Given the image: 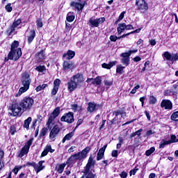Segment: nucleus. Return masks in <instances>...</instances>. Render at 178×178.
<instances>
[{
	"label": "nucleus",
	"instance_id": "obj_1",
	"mask_svg": "<svg viewBox=\"0 0 178 178\" xmlns=\"http://www.w3.org/2000/svg\"><path fill=\"white\" fill-rule=\"evenodd\" d=\"M22 87H21L19 90L17 94H16L15 97H20L21 94L23 92H26L30 88V84H31V79H30V74L28 72H24L22 75L21 79Z\"/></svg>",
	"mask_w": 178,
	"mask_h": 178
},
{
	"label": "nucleus",
	"instance_id": "obj_2",
	"mask_svg": "<svg viewBox=\"0 0 178 178\" xmlns=\"http://www.w3.org/2000/svg\"><path fill=\"white\" fill-rule=\"evenodd\" d=\"M91 148L90 147H86L81 152H78L74 155H72L68 159V163H76L77 161H82V159H86L88 154L90 152Z\"/></svg>",
	"mask_w": 178,
	"mask_h": 178
},
{
	"label": "nucleus",
	"instance_id": "obj_3",
	"mask_svg": "<svg viewBox=\"0 0 178 178\" xmlns=\"http://www.w3.org/2000/svg\"><path fill=\"white\" fill-rule=\"evenodd\" d=\"M22 105L20 103H17L16 102H13L9 109L10 111V116H22L23 115V108H22Z\"/></svg>",
	"mask_w": 178,
	"mask_h": 178
},
{
	"label": "nucleus",
	"instance_id": "obj_4",
	"mask_svg": "<svg viewBox=\"0 0 178 178\" xmlns=\"http://www.w3.org/2000/svg\"><path fill=\"white\" fill-rule=\"evenodd\" d=\"M60 114V107H56L49 117L48 121L46 124L47 129H52V127L55 124V119H56Z\"/></svg>",
	"mask_w": 178,
	"mask_h": 178
},
{
	"label": "nucleus",
	"instance_id": "obj_5",
	"mask_svg": "<svg viewBox=\"0 0 178 178\" xmlns=\"http://www.w3.org/2000/svg\"><path fill=\"white\" fill-rule=\"evenodd\" d=\"M20 105L22 108V111L26 112V111H30L34 105V99L31 97H24L20 102Z\"/></svg>",
	"mask_w": 178,
	"mask_h": 178
},
{
	"label": "nucleus",
	"instance_id": "obj_6",
	"mask_svg": "<svg viewBox=\"0 0 178 178\" xmlns=\"http://www.w3.org/2000/svg\"><path fill=\"white\" fill-rule=\"evenodd\" d=\"M76 1H71L70 6L72 7L73 10H77V12H83L84 6L87 5V1L84 0H76Z\"/></svg>",
	"mask_w": 178,
	"mask_h": 178
},
{
	"label": "nucleus",
	"instance_id": "obj_7",
	"mask_svg": "<svg viewBox=\"0 0 178 178\" xmlns=\"http://www.w3.org/2000/svg\"><path fill=\"white\" fill-rule=\"evenodd\" d=\"M33 138H31L28 140L24 147L17 152L18 158H23L24 155H27L29 154V151L30 150V147H31V144H33Z\"/></svg>",
	"mask_w": 178,
	"mask_h": 178
},
{
	"label": "nucleus",
	"instance_id": "obj_8",
	"mask_svg": "<svg viewBox=\"0 0 178 178\" xmlns=\"http://www.w3.org/2000/svg\"><path fill=\"white\" fill-rule=\"evenodd\" d=\"M136 6L140 13H145L148 10V3L145 0H136Z\"/></svg>",
	"mask_w": 178,
	"mask_h": 178
},
{
	"label": "nucleus",
	"instance_id": "obj_9",
	"mask_svg": "<svg viewBox=\"0 0 178 178\" xmlns=\"http://www.w3.org/2000/svg\"><path fill=\"white\" fill-rule=\"evenodd\" d=\"M21 24L22 19H19L17 20H15L13 25L7 29V34H8V35H13L14 34H16V29H17Z\"/></svg>",
	"mask_w": 178,
	"mask_h": 178
},
{
	"label": "nucleus",
	"instance_id": "obj_10",
	"mask_svg": "<svg viewBox=\"0 0 178 178\" xmlns=\"http://www.w3.org/2000/svg\"><path fill=\"white\" fill-rule=\"evenodd\" d=\"M125 30H134V27L131 24H126V23H120L118 24L117 31L118 35H120L122 33H124Z\"/></svg>",
	"mask_w": 178,
	"mask_h": 178
},
{
	"label": "nucleus",
	"instance_id": "obj_11",
	"mask_svg": "<svg viewBox=\"0 0 178 178\" xmlns=\"http://www.w3.org/2000/svg\"><path fill=\"white\" fill-rule=\"evenodd\" d=\"M22 56V49L18 48L16 50H10L9 52V58L10 60H18Z\"/></svg>",
	"mask_w": 178,
	"mask_h": 178
},
{
	"label": "nucleus",
	"instance_id": "obj_12",
	"mask_svg": "<svg viewBox=\"0 0 178 178\" xmlns=\"http://www.w3.org/2000/svg\"><path fill=\"white\" fill-rule=\"evenodd\" d=\"M61 122L66 123H73L74 122V114L72 112L65 113L60 118Z\"/></svg>",
	"mask_w": 178,
	"mask_h": 178
},
{
	"label": "nucleus",
	"instance_id": "obj_13",
	"mask_svg": "<svg viewBox=\"0 0 178 178\" xmlns=\"http://www.w3.org/2000/svg\"><path fill=\"white\" fill-rule=\"evenodd\" d=\"M105 22V17H100L99 19H95L94 17H92L89 20V23L91 26V27H98L99 24H102Z\"/></svg>",
	"mask_w": 178,
	"mask_h": 178
},
{
	"label": "nucleus",
	"instance_id": "obj_14",
	"mask_svg": "<svg viewBox=\"0 0 178 178\" xmlns=\"http://www.w3.org/2000/svg\"><path fill=\"white\" fill-rule=\"evenodd\" d=\"M59 131H60V128L58 125H55L53 129L51 130L49 134V138L51 140H55L58 135L59 134Z\"/></svg>",
	"mask_w": 178,
	"mask_h": 178
},
{
	"label": "nucleus",
	"instance_id": "obj_15",
	"mask_svg": "<svg viewBox=\"0 0 178 178\" xmlns=\"http://www.w3.org/2000/svg\"><path fill=\"white\" fill-rule=\"evenodd\" d=\"M95 171L92 168H83L82 173L85 175L86 178H95L97 175L95 173Z\"/></svg>",
	"mask_w": 178,
	"mask_h": 178
},
{
	"label": "nucleus",
	"instance_id": "obj_16",
	"mask_svg": "<svg viewBox=\"0 0 178 178\" xmlns=\"http://www.w3.org/2000/svg\"><path fill=\"white\" fill-rule=\"evenodd\" d=\"M63 69L65 72H70V70H73L76 67V65L73 63L72 61H64L63 64Z\"/></svg>",
	"mask_w": 178,
	"mask_h": 178
},
{
	"label": "nucleus",
	"instance_id": "obj_17",
	"mask_svg": "<svg viewBox=\"0 0 178 178\" xmlns=\"http://www.w3.org/2000/svg\"><path fill=\"white\" fill-rule=\"evenodd\" d=\"M161 108L171 111L173 108V104H172V102L169 99H163L161 102Z\"/></svg>",
	"mask_w": 178,
	"mask_h": 178
},
{
	"label": "nucleus",
	"instance_id": "obj_18",
	"mask_svg": "<svg viewBox=\"0 0 178 178\" xmlns=\"http://www.w3.org/2000/svg\"><path fill=\"white\" fill-rule=\"evenodd\" d=\"M121 56V63L124 65L125 66H129L130 65V56H129L127 53H122L120 55Z\"/></svg>",
	"mask_w": 178,
	"mask_h": 178
},
{
	"label": "nucleus",
	"instance_id": "obj_19",
	"mask_svg": "<svg viewBox=\"0 0 178 178\" xmlns=\"http://www.w3.org/2000/svg\"><path fill=\"white\" fill-rule=\"evenodd\" d=\"M78 86H80L84 81V77L81 74H76L71 78Z\"/></svg>",
	"mask_w": 178,
	"mask_h": 178
},
{
	"label": "nucleus",
	"instance_id": "obj_20",
	"mask_svg": "<svg viewBox=\"0 0 178 178\" xmlns=\"http://www.w3.org/2000/svg\"><path fill=\"white\" fill-rule=\"evenodd\" d=\"M99 108V104H97L95 102H90L88 103V112L92 113V112H95V111H98Z\"/></svg>",
	"mask_w": 178,
	"mask_h": 178
},
{
	"label": "nucleus",
	"instance_id": "obj_21",
	"mask_svg": "<svg viewBox=\"0 0 178 178\" xmlns=\"http://www.w3.org/2000/svg\"><path fill=\"white\" fill-rule=\"evenodd\" d=\"M59 86H60V81L59 80V79H56L54 81V88L51 90V95H56V94L58 93V90H59Z\"/></svg>",
	"mask_w": 178,
	"mask_h": 178
},
{
	"label": "nucleus",
	"instance_id": "obj_22",
	"mask_svg": "<svg viewBox=\"0 0 178 178\" xmlns=\"http://www.w3.org/2000/svg\"><path fill=\"white\" fill-rule=\"evenodd\" d=\"M42 163H45V161H40L38 164L35 163L33 169H35L36 173H40L41 170H44V169H45V165H43Z\"/></svg>",
	"mask_w": 178,
	"mask_h": 178
},
{
	"label": "nucleus",
	"instance_id": "obj_23",
	"mask_svg": "<svg viewBox=\"0 0 178 178\" xmlns=\"http://www.w3.org/2000/svg\"><path fill=\"white\" fill-rule=\"evenodd\" d=\"M48 152H51V154L55 152V149H52V147L50 145H47L43 152L41 154L40 158H43V156H47L48 155Z\"/></svg>",
	"mask_w": 178,
	"mask_h": 178
},
{
	"label": "nucleus",
	"instance_id": "obj_24",
	"mask_svg": "<svg viewBox=\"0 0 178 178\" xmlns=\"http://www.w3.org/2000/svg\"><path fill=\"white\" fill-rule=\"evenodd\" d=\"M79 85L71 78L70 81L67 83V88L70 92H73V90L77 88Z\"/></svg>",
	"mask_w": 178,
	"mask_h": 178
},
{
	"label": "nucleus",
	"instance_id": "obj_25",
	"mask_svg": "<svg viewBox=\"0 0 178 178\" xmlns=\"http://www.w3.org/2000/svg\"><path fill=\"white\" fill-rule=\"evenodd\" d=\"M96 161L92 159V156H90L86 165L83 168L92 169L95 166Z\"/></svg>",
	"mask_w": 178,
	"mask_h": 178
},
{
	"label": "nucleus",
	"instance_id": "obj_26",
	"mask_svg": "<svg viewBox=\"0 0 178 178\" xmlns=\"http://www.w3.org/2000/svg\"><path fill=\"white\" fill-rule=\"evenodd\" d=\"M34 38H35V31L31 30L29 32V35H27L28 44H31V42H33V41L34 40Z\"/></svg>",
	"mask_w": 178,
	"mask_h": 178
},
{
	"label": "nucleus",
	"instance_id": "obj_27",
	"mask_svg": "<svg viewBox=\"0 0 178 178\" xmlns=\"http://www.w3.org/2000/svg\"><path fill=\"white\" fill-rule=\"evenodd\" d=\"M74 55H76V53L72 50H68L66 54H64L63 55V58H65V59H68L70 60V59H73L74 58Z\"/></svg>",
	"mask_w": 178,
	"mask_h": 178
},
{
	"label": "nucleus",
	"instance_id": "obj_28",
	"mask_svg": "<svg viewBox=\"0 0 178 178\" xmlns=\"http://www.w3.org/2000/svg\"><path fill=\"white\" fill-rule=\"evenodd\" d=\"M65 168H66V163L57 164L56 166V170L59 174H61L63 173Z\"/></svg>",
	"mask_w": 178,
	"mask_h": 178
},
{
	"label": "nucleus",
	"instance_id": "obj_29",
	"mask_svg": "<svg viewBox=\"0 0 178 178\" xmlns=\"http://www.w3.org/2000/svg\"><path fill=\"white\" fill-rule=\"evenodd\" d=\"M173 55H175V54H171L169 51H165L163 54V56L167 60H170V62L173 63V62H175V60H173Z\"/></svg>",
	"mask_w": 178,
	"mask_h": 178
},
{
	"label": "nucleus",
	"instance_id": "obj_30",
	"mask_svg": "<svg viewBox=\"0 0 178 178\" xmlns=\"http://www.w3.org/2000/svg\"><path fill=\"white\" fill-rule=\"evenodd\" d=\"M117 63H118V61H112V62H110L108 64L104 63L102 65V66L104 69L109 70L111 67H113V66H115Z\"/></svg>",
	"mask_w": 178,
	"mask_h": 178
},
{
	"label": "nucleus",
	"instance_id": "obj_31",
	"mask_svg": "<svg viewBox=\"0 0 178 178\" xmlns=\"http://www.w3.org/2000/svg\"><path fill=\"white\" fill-rule=\"evenodd\" d=\"M73 136H74V131L67 134L63 138L62 143H66V141H69V140H72V137H73Z\"/></svg>",
	"mask_w": 178,
	"mask_h": 178
},
{
	"label": "nucleus",
	"instance_id": "obj_32",
	"mask_svg": "<svg viewBox=\"0 0 178 178\" xmlns=\"http://www.w3.org/2000/svg\"><path fill=\"white\" fill-rule=\"evenodd\" d=\"M31 120H33L31 117H29L26 120H24V129H26V130L30 129V123H31Z\"/></svg>",
	"mask_w": 178,
	"mask_h": 178
},
{
	"label": "nucleus",
	"instance_id": "obj_33",
	"mask_svg": "<svg viewBox=\"0 0 178 178\" xmlns=\"http://www.w3.org/2000/svg\"><path fill=\"white\" fill-rule=\"evenodd\" d=\"M104 85L108 87H111L112 84H113V79L111 78H106L104 81Z\"/></svg>",
	"mask_w": 178,
	"mask_h": 178
},
{
	"label": "nucleus",
	"instance_id": "obj_34",
	"mask_svg": "<svg viewBox=\"0 0 178 178\" xmlns=\"http://www.w3.org/2000/svg\"><path fill=\"white\" fill-rule=\"evenodd\" d=\"M116 73H118L119 74H123V73H124V67H123L122 65H118Z\"/></svg>",
	"mask_w": 178,
	"mask_h": 178
},
{
	"label": "nucleus",
	"instance_id": "obj_35",
	"mask_svg": "<svg viewBox=\"0 0 178 178\" xmlns=\"http://www.w3.org/2000/svg\"><path fill=\"white\" fill-rule=\"evenodd\" d=\"M47 87H48V84H42V85H39L36 88V91L37 92L42 91V90H45V88H47Z\"/></svg>",
	"mask_w": 178,
	"mask_h": 178
},
{
	"label": "nucleus",
	"instance_id": "obj_36",
	"mask_svg": "<svg viewBox=\"0 0 178 178\" xmlns=\"http://www.w3.org/2000/svg\"><path fill=\"white\" fill-rule=\"evenodd\" d=\"M48 129L49 128H47V127L42 128V130L40 131V136L45 137V136H47V133H48Z\"/></svg>",
	"mask_w": 178,
	"mask_h": 178
},
{
	"label": "nucleus",
	"instance_id": "obj_37",
	"mask_svg": "<svg viewBox=\"0 0 178 178\" xmlns=\"http://www.w3.org/2000/svg\"><path fill=\"white\" fill-rule=\"evenodd\" d=\"M17 47H19V42L15 40L11 44V50L10 51H15L16 49H18Z\"/></svg>",
	"mask_w": 178,
	"mask_h": 178
},
{
	"label": "nucleus",
	"instance_id": "obj_38",
	"mask_svg": "<svg viewBox=\"0 0 178 178\" xmlns=\"http://www.w3.org/2000/svg\"><path fill=\"white\" fill-rule=\"evenodd\" d=\"M102 81L101 80V77L98 76L95 79H93L92 84H96V86H101V82Z\"/></svg>",
	"mask_w": 178,
	"mask_h": 178
},
{
	"label": "nucleus",
	"instance_id": "obj_39",
	"mask_svg": "<svg viewBox=\"0 0 178 178\" xmlns=\"http://www.w3.org/2000/svg\"><path fill=\"white\" fill-rule=\"evenodd\" d=\"M176 94L175 92H173L171 90H166L165 92H164V95L165 97H170L172 95H175Z\"/></svg>",
	"mask_w": 178,
	"mask_h": 178
},
{
	"label": "nucleus",
	"instance_id": "obj_40",
	"mask_svg": "<svg viewBox=\"0 0 178 178\" xmlns=\"http://www.w3.org/2000/svg\"><path fill=\"white\" fill-rule=\"evenodd\" d=\"M171 120L178 122V111L171 115Z\"/></svg>",
	"mask_w": 178,
	"mask_h": 178
},
{
	"label": "nucleus",
	"instance_id": "obj_41",
	"mask_svg": "<svg viewBox=\"0 0 178 178\" xmlns=\"http://www.w3.org/2000/svg\"><path fill=\"white\" fill-rule=\"evenodd\" d=\"M169 144H173L174 143H178V139L176 138V136L172 135L171 140H168Z\"/></svg>",
	"mask_w": 178,
	"mask_h": 178
},
{
	"label": "nucleus",
	"instance_id": "obj_42",
	"mask_svg": "<svg viewBox=\"0 0 178 178\" xmlns=\"http://www.w3.org/2000/svg\"><path fill=\"white\" fill-rule=\"evenodd\" d=\"M149 103L150 104V105H154L156 104V97L154 96H150L149 99Z\"/></svg>",
	"mask_w": 178,
	"mask_h": 178
},
{
	"label": "nucleus",
	"instance_id": "obj_43",
	"mask_svg": "<svg viewBox=\"0 0 178 178\" xmlns=\"http://www.w3.org/2000/svg\"><path fill=\"white\" fill-rule=\"evenodd\" d=\"M155 152V147H152L149 149L147 150L145 152L146 156H149L153 152Z\"/></svg>",
	"mask_w": 178,
	"mask_h": 178
},
{
	"label": "nucleus",
	"instance_id": "obj_44",
	"mask_svg": "<svg viewBox=\"0 0 178 178\" xmlns=\"http://www.w3.org/2000/svg\"><path fill=\"white\" fill-rule=\"evenodd\" d=\"M168 140H162L159 145V148H165V145H169Z\"/></svg>",
	"mask_w": 178,
	"mask_h": 178
},
{
	"label": "nucleus",
	"instance_id": "obj_45",
	"mask_svg": "<svg viewBox=\"0 0 178 178\" xmlns=\"http://www.w3.org/2000/svg\"><path fill=\"white\" fill-rule=\"evenodd\" d=\"M44 56H45L44 55V53H42V51L40 52L36 56V57L38 58V59H39V60H42L45 59Z\"/></svg>",
	"mask_w": 178,
	"mask_h": 178
},
{
	"label": "nucleus",
	"instance_id": "obj_46",
	"mask_svg": "<svg viewBox=\"0 0 178 178\" xmlns=\"http://www.w3.org/2000/svg\"><path fill=\"white\" fill-rule=\"evenodd\" d=\"M35 70H38V72H40L41 73H42V72L45 71V66L39 65L36 67Z\"/></svg>",
	"mask_w": 178,
	"mask_h": 178
},
{
	"label": "nucleus",
	"instance_id": "obj_47",
	"mask_svg": "<svg viewBox=\"0 0 178 178\" xmlns=\"http://www.w3.org/2000/svg\"><path fill=\"white\" fill-rule=\"evenodd\" d=\"M70 13H68V15L67 17V22H69L70 23H71V22H73V20H74V15H70Z\"/></svg>",
	"mask_w": 178,
	"mask_h": 178
},
{
	"label": "nucleus",
	"instance_id": "obj_48",
	"mask_svg": "<svg viewBox=\"0 0 178 178\" xmlns=\"http://www.w3.org/2000/svg\"><path fill=\"white\" fill-rule=\"evenodd\" d=\"M138 170V168L137 167H135L133 170H131L129 172V176H133L137 173V171Z\"/></svg>",
	"mask_w": 178,
	"mask_h": 178
},
{
	"label": "nucleus",
	"instance_id": "obj_49",
	"mask_svg": "<svg viewBox=\"0 0 178 178\" xmlns=\"http://www.w3.org/2000/svg\"><path fill=\"white\" fill-rule=\"evenodd\" d=\"M106 147H108V145H104L102 147L98 152L99 154H102V155H104L105 154V149H106Z\"/></svg>",
	"mask_w": 178,
	"mask_h": 178
},
{
	"label": "nucleus",
	"instance_id": "obj_50",
	"mask_svg": "<svg viewBox=\"0 0 178 178\" xmlns=\"http://www.w3.org/2000/svg\"><path fill=\"white\" fill-rule=\"evenodd\" d=\"M10 133L12 136H14L15 133H16V127L15 125H12L10 128Z\"/></svg>",
	"mask_w": 178,
	"mask_h": 178
},
{
	"label": "nucleus",
	"instance_id": "obj_51",
	"mask_svg": "<svg viewBox=\"0 0 178 178\" xmlns=\"http://www.w3.org/2000/svg\"><path fill=\"white\" fill-rule=\"evenodd\" d=\"M6 10L7 12H11L13 8H12V3H9L8 5L6 6Z\"/></svg>",
	"mask_w": 178,
	"mask_h": 178
},
{
	"label": "nucleus",
	"instance_id": "obj_52",
	"mask_svg": "<svg viewBox=\"0 0 178 178\" xmlns=\"http://www.w3.org/2000/svg\"><path fill=\"white\" fill-rule=\"evenodd\" d=\"M26 166H32L34 168L35 166V162H28L24 165V168H26Z\"/></svg>",
	"mask_w": 178,
	"mask_h": 178
},
{
	"label": "nucleus",
	"instance_id": "obj_53",
	"mask_svg": "<svg viewBox=\"0 0 178 178\" xmlns=\"http://www.w3.org/2000/svg\"><path fill=\"white\" fill-rule=\"evenodd\" d=\"M138 88H140V85H137L136 86H135L133 90L131 91V94H136V92H137V90H138Z\"/></svg>",
	"mask_w": 178,
	"mask_h": 178
},
{
	"label": "nucleus",
	"instance_id": "obj_54",
	"mask_svg": "<svg viewBox=\"0 0 178 178\" xmlns=\"http://www.w3.org/2000/svg\"><path fill=\"white\" fill-rule=\"evenodd\" d=\"M110 40L113 42H116L118 41V36L116 35H111L110 36Z\"/></svg>",
	"mask_w": 178,
	"mask_h": 178
},
{
	"label": "nucleus",
	"instance_id": "obj_55",
	"mask_svg": "<svg viewBox=\"0 0 178 178\" xmlns=\"http://www.w3.org/2000/svg\"><path fill=\"white\" fill-rule=\"evenodd\" d=\"M124 15H126V12L123 11L122 13H121V14L120 15V16L118 17V19L122 22V20H123V18L124 17Z\"/></svg>",
	"mask_w": 178,
	"mask_h": 178
},
{
	"label": "nucleus",
	"instance_id": "obj_56",
	"mask_svg": "<svg viewBox=\"0 0 178 178\" xmlns=\"http://www.w3.org/2000/svg\"><path fill=\"white\" fill-rule=\"evenodd\" d=\"M83 123V120L82 119H79L78 120V122L76 123V126L75 127L74 129V130H76L77 129V127H79V126H80L81 124H82Z\"/></svg>",
	"mask_w": 178,
	"mask_h": 178
},
{
	"label": "nucleus",
	"instance_id": "obj_57",
	"mask_svg": "<svg viewBox=\"0 0 178 178\" xmlns=\"http://www.w3.org/2000/svg\"><path fill=\"white\" fill-rule=\"evenodd\" d=\"M102 158H104V154H102L101 153H97V161H101V159H102Z\"/></svg>",
	"mask_w": 178,
	"mask_h": 178
},
{
	"label": "nucleus",
	"instance_id": "obj_58",
	"mask_svg": "<svg viewBox=\"0 0 178 178\" xmlns=\"http://www.w3.org/2000/svg\"><path fill=\"white\" fill-rule=\"evenodd\" d=\"M36 24L38 27H42V21H41V19H38L36 21Z\"/></svg>",
	"mask_w": 178,
	"mask_h": 178
},
{
	"label": "nucleus",
	"instance_id": "obj_59",
	"mask_svg": "<svg viewBox=\"0 0 178 178\" xmlns=\"http://www.w3.org/2000/svg\"><path fill=\"white\" fill-rule=\"evenodd\" d=\"M138 50H129L128 52H126L129 56H131V54H136Z\"/></svg>",
	"mask_w": 178,
	"mask_h": 178
},
{
	"label": "nucleus",
	"instance_id": "obj_60",
	"mask_svg": "<svg viewBox=\"0 0 178 178\" xmlns=\"http://www.w3.org/2000/svg\"><path fill=\"white\" fill-rule=\"evenodd\" d=\"M121 178H126L127 177V172L123 171L121 172V174L120 175Z\"/></svg>",
	"mask_w": 178,
	"mask_h": 178
},
{
	"label": "nucleus",
	"instance_id": "obj_61",
	"mask_svg": "<svg viewBox=\"0 0 178 178\" xmlns=\"http://www.w3.org/2000/svg\"><path fill=\"white\" fill-rule=\"evenodd\" d=\"M155 132L152 130H149L146 132V136H152V134H154Z\"/></svg>",
	"mask_w": 178,
	"mask_h": 178
},
{
	"label": "nucleus",
	"instance_id": "obj_62",
	"mask_svg": "<svg viewBox=\"0 0 178 178\" xmlns=\"http://www.w3.org/2000/svg\"><path fill=\"white\" fill-rule=\"evenodd\" d=\"M172 60H174V62H176V60H178V54H173Z\"/></svg>",
	"mask_w": 178,
	"mask_h": 178
},
{
	"label": "nucleus",
	"instance_id": "obj_63",
	"mask_svg": "<svg viewBox=\"0 0 178 178\" xmlns=\"http://www.w3.org/2000/svg\"><path fill=\"white\" fill-rule=\"evenodd\" d=\"M111 156H113V157L118 156V150H113L111 153Z\"/></svg>",
	"mask_w": 178,
	"mask_h": 178
},
{
	"label": "nucleus",
	"instance_id": "obj_64",
	"mask_svg": "<svg viewBox=\"0 0 178 178\" xmlns=\"http://www.w3.org/2000/svg\"><path fill=\"white\" fill-rule=\"evenodd\" d=\"M119 115H125L122 111H117L115 112V116H119Z\"/></svg>",
	"mask_w": 178,
	"mask_h": 178
}]
</instances>
